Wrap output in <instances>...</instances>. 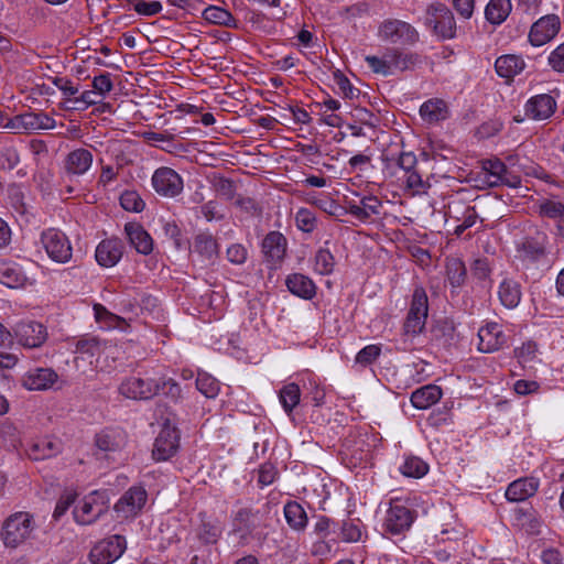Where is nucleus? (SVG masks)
<instances>
[{
	"mask_svg": "<svg viewBox=\"0 0 564 564\" xmlns=\"http://www.w3.org/2000/svg\"><path fill=\"white\" fill-rule=\"evenodd\" d=\"M415 518V511L400 503L398 500L391 501L383 520L384 531L399 535L410 530Z\"/></svg>",
	"mask_w": 564,
	"mask_h": 564,
	"instance_id": "423d86ee",
	"label": "nucleus"
},
{
	"mask_svg": "<svg viewBox=\"0 0 564 564\" xmlns=\"http://www.w3.org/2000/svg\"><path fill=\"white\" fill-rule=\"evenodd\" d=\"M343 540L346 542H357L361 539V529L359 524L352 521H346L341 527Z\"/></svg>",
	"mask_w": 564,
	"mask_h": 564,
	"instance_id": "0e129e2a",
	"label": "nucleus"
},
{
	"mask_svg": "<svg viewBox=\"0 0 564 564\" xmlns=\"http://www.w3.org/2000/svg\"><path fill=\"white\" fill-rule=\"evenodd\" d=\"M426 319L425 317L408 314L403 324L404 334L417 336L425 328Z\"/></svg>",
	"mask_w": 564,
	"mask_h": 564,
	"instance_id": "13d9d810",
	"label": "nucleus"
},
{
	"mask_svg": "<svg viewBox=\"0 0 564 564\" xmlns=\"http://www.w3.org/2000/svg\"><path fill=\"white\" fill-rule=\"evenodd\" d=\"M379 36L387 42L399 45H413L419 41V32L410 23L390 19L379 26Z\"/></svg>",
	"mask_w": 564,
	"mask_h": 564,
	"instance_id": "f03ea898",
	"label": "nucleus"
},
{
	"mask_svg": "<svg viewBox=\"0 0 564 564\" xmlns=\"http://www.w3.org/2000/svg\"><path fill=\"white\" fill-rule=\"evenodd\" d=\"M517 524L530 535H538L541 532L542 521L536 511L532 508H520L514 511Z\"/></svg>",
	"mask_w": 564,
	"mask_h": 564,
	"instance_id": "7c9ffc66",
	"label": "nucleus"
},
{
	"mask_svg": "<svg viewBox=\"0 0 564 564\" xmlns=\"http://www.w3.org/2000/svg\"><path fill=\"white\" fill-rule=\"evenodd\" d=\"M33 531V517L28 512H15L4 521L1 538L6 546L14 549L31 539Z\"/></svg>",
	"mask_w": 564,
	"mask_h": 564,
	"instance_id": "f257e3e1",
	"label": "nucleus"
},
{
	"mask_svg": "<svg viewBox=\"0 0 564 564\" xmlns=\"http://www.w3.org/2000/svg\"><path fill=\"white\" fill-rule=\"evenodd\" d=\"M426 24L443 39H452L456 32V23L451 10L442 3L431 4L427 9Z\"/></svg>",
	"mask_w": 564,
	"mask_h": 564,
	"instance_id": "6e6552de",
	"label": "nucleus"
},
{
	"mask_svg": "<svg viewBox=\"0 0 564 564\" xmlns=\"http://www.w3.org/2000/svg\"><path fill=\"white\" fill-rule=\"evenodd\" d=\"M196 388L206 398H215L219 392V382L208 373H198Z\"/></svg>",
	"mask_w": 564,
	"mask_h": 564,
	"instance_id": "49530a36",
	"label": "nucleus"
},
{
	"mask_svg": "<svg viewBox=\"0 0 564 564\" xmlns=\"http://www.w3.org/2000/svg\"><path fill=\"white\" fill-rule=\"evenodd\" d=\"M120 205L128 212L139 213L144 208V202L134 191H126L120 196Z\"/></svg>",
	"mask_w": 564,
	"mask_h": 564,
	"instance_id": "3c124183",
	"label": "nucleus"
},
{
	"mask_svg": "<svg viewBox=\"0 0 564 564\" xmlns=\"http://www.w3.org/2000/svg\"><path fill=\"white\" fill-rule=\"evenodd\" d=\"M180 447V434L175 426L164 424L153 445L152 456L156 462L173 457Z\"/></svg>",
	"mask_w": 564,
	"mask_h": 564,
	"instance_id": "9d476101",
	"label": "nucleus"
},
{
	"mask_svg": "<svg viewBox=\"0 0 564 564\" xmlns=\"http://www.w3.org/2000/svg\"><path fill=\"white\" fill-rule=\"evenodd\" d=\"M541 214L550 218H557L564 215V204L557 200H545L540 205Z\"/></svg>",
	"mask_w": 564,
	"mask_h": 564,
	"instance_id": "e2e57ef3",
	"label": "nucleus"
},
{
	"mask_svg": "<svg viewBox=\"0 0 564 564\" xmlns=\"http://www.w3.org/2000/svg\"><path fill=\"white\" fill-rule=\"evenodd\" d=\"M538 351V346L535 343L528 341L523 344L521 347L514 350L516 357L520 362L527 364L531 361Z\"/></svg>",
	"mask_w": 564,
	"mask_h": 564,
	"instance_id": "338daca9",
	"label": "nucleus"
},
{
	"mask_svg": "<svg viewBox=\"0 0 564 564\" xmlns=\"http://www.w3.org/2000/svg\"><path fill=\"white\" fill-rule=\"evenodd\" d=\"M420 115L425 122L432 124L447 119L449 110L443 99L434 98L423 102Z\"/></svg>",
	"mask_w": 564,
	"mask_h": 564,
	"instance_id": "c85d7f7f",
	"label": "nucleus"
},
{
	"mask_svg": "<svg viewBox=\"0 0 564 564\" xmlns=\"http://www.w3.org/2000/svg\"><path fill=\"white\" fill-rule=\"evenodd\" d=\"M442 389L435 384H426L412 392L411 403L419 410H425L437 403L442 398Z\"/></svg>",
	"mask_w": 564,
	"mask_h": 564,
	"instance_id": "a878e982",
	"label": "nucleus"
},
{
	"mask_svg": "<svg viewBox=\"0 0 564 564\" xmlns=\"http://www.w3.org/2000/svg\"><path fill=\"white\" fill-rule=\"evenodd\" d=\"M455 328L453 323L442 319L437 321L431 328L432 338L440 344L449 345L454 338Z\"/></svg>",
	"mask_w": 564,
	"mask_h": 564,
	"instance_id": "37998d69",
	"label": "nucleus"
},
{
	"mask_svg": "<svg viewBox=\"0 0 564 564\" xmlns=\"http://www.w3.org/2000/svg\"><path fill=\"white\" fill-rule=\"evenodd\" d=\"M132 4L133 10L144 17H152L161 12L162 4L160 1L128 0Z\"/></svg>",
	"mask_w": 564,
	"mask_h": 564,
	"instance_id": "8fccbe9b",
	"label": "nucleus"
},
{
	"mask_svg": "<svg viewBox=\"0 0 564 564\" xmlns=\"http://www.w3.org/2000/svg\"><path fill=\"white\" fill-rule=\"evenodd\" d=\"M127 549L126 538L119 534L111 535L97 542L89 553L91 564H112Z\"/></svg>",
	"mask_w": 564,
	"mask_h": 564,
	"instance_id": "7ed1b4c3",
	"label": "nucleus"
},
{
	"mask_svg": "<svg viewBox=\"0 0 564 564\" xmlns=\"http://www.w3.org/2000/svg\"><path fill=\"white\" fill-rule=\"evenodd\" d=\"M234 521L237 531L242 532V536L253 535L256 530L261 525L260 511L251 508H242L236 513Z\"/></svg>",
	"mask_w": 564,
	"mask_h": 564,
	"instance_id": "cd10ccee",
	"label": "nucleus"
},
{
	"mask_svg": "<svg viewBox=\"0 0 564 564\" xmlns=\"http://www.w3.org/2000/svg\"><path fill=\"white\" fill-rule=\"evenodd\" d=\"M218 254V245L209 234H199L195 237L192 256L203 267L212 265Z\"/></svg>",
	"mask_w": 564,
	"mask_h": 564,
	"instance_id": "dca6fc26",
	"label": "nucleus"
},
{
	"mask_svg": "<svg viewBox=\"0 0 564 564\" xmlns=\"http://www.w3.org/2000/svg\"><path fill=\"white\" fill-rule=\"evenodd\" d=\"M429 300L425 290L415 288L412 294L411 305L408 314L427 318Z\"/></svg>",
	"mask_w": 564,
	"mask_h": 564,
	"instance_id": "ea45409f",
	"label": "nucleus"
},
{
	"mask_svg": "<svg viewBox=\"0 0 564 564\" xmlns=\"http://www.w3.org/2000/svg\"><path fill=\"white\" fill-rule=\"evenodd\" d=\"M247 249L240 243L231 245L227 249V259L234 264L245 263L247 260Z\"/></svg>",
	"mask_w": 564,
	"mask_h": 564,
	"instance_id": "69168bd1",
	"label": "nucleus"
},
{
	"mask_svg": "<svg viewBox=\"0 0 564 564\" xmlns=\"http://www.w3.org/2000/svg\"><path fill=\"white\" fill-rule=\"evenodd\" d=\"M148 494L143 487L133 486L128 489L115 505V510L122 518L135 517L144 507Z\"/></svg>",
	"mask_w": 564,
	"mask_h": 564,
	"instance_id": "f8f14e48",
	"label": "nucleus"
},
{
	"mask_svg": "<svg viewBox=\"0 0 564 564\" xmlns=\"http://www.w3.org/2000/svg\"><path fill=\"white\" fill-rule=\"evenodd\" d=\"M510 0H490L486 7V19L492 24L502 23L511 12Z\"/></svg>",
	"mask_w": 564,
	"mask_h": 564,
	"instance_id": "c9c22d12",
	"label": "nucleus"
},
{
	"mask_svg": "<svg viewBox=\"0 0 564 564\" xmlns=\"http://www.w3.org/2000/svg\"><path fill=\"white\" fill-rule=\"evenodd\" d=\"M289 291L302 299L311 300L316 294L315 283L308 276L301 273H293L286 278Z\"/></svg>",
	"mask_w": 564,
	"mask_h": 564,
	"instance_id": "bb28decb",
	"label": "nucleus"
},
{
	"mask_svg": "<svg viewBox=\"0 0 564 564\" xmlns=\"http://www.w3.org/2000/svg\"><path fill=\"white\" fill-rule=\"evenodd\" d=\"M365 59L373 73L383 76L392 75V69L390 67L389 58L387 57V52L382 57L368 55Z\"/></svg>",
	"mask_w": 564,
	"mask_h": 564,
	"instance_id": "864d4df0",
	"label": "nucleus"
},
{
	"mask_svg": "<svg viewBox=\"0 0 564 564\" xmlns=\"http://www.w3.org/2000/svg\"><path fill=\"white\" fill-rule=\"evenodd\" d=\"M335 258L328 249L321 248L314 257V270L322 275H328L334 271Z\"/></svg>",
	"mask_w": 564,
	"mask_h": 564,
	"instance_id": "a18cd8bd",
	"label": "nucleus"
},
{
	"mask_svg": "<svg viewBox=\"0 0 564 564\" xmlns=\"http://www.w3.org/2000/svg\"><path fill=\"white\" fill-rule=\"evenodd\" d=\"M154 191L164 197H175L182 193L184 183L181 175L171 167H159L152 175Z\"/></svg>",
	"mask_w": 564,
	"mask_h": 564,
	"instance_id": "1a4fd4ad",
	"label": "nucleus"
},
{
	"mask_svg": "<svg viewBox=\"0 0 564 564\" xmlns=\"http://www.w3.org/2000/svg\"><path fill=\"white\" fill-rule=\"evenodd\" d=\"M498 296L506 308H516L522 296L521 285L514 280L505 279L499 285Z\"/></svg>",
	"mask_w": 564,
	"mask_h": 564,
	"instance_id": "c756f323",
	"label": "nucleus"
},
{
	"mask_svg": "<svg viewBox=\"0 0 564 564\" xmlns=\"http://www.w3.org/2000/svg\"><path fill=\"white\" fill-rule=\"evenodd\" d=\"M360 204L364 221L368 220L371 216L380 215L382 202L377 196H364L360 199Z\"/></svg>",
	"mask_w": 564,
	"mask_h": 564,
	"instance_id": "603ef678",
	"label": "nucleus"
},
{
	"mask_svg": "<svg viewBox=\"0 0 564 564\" xmlns=\"http://www.w3.org/2000/svg\"><path fill=\"white\" fill-rule=\"evenodd\" d=\"M94 90L101 97H105L113 88L111 76L109 73H102L94 77L93 79Z\"/></svg>",
	"mask_w": 564,
	"mask_h": 564,
	"instance_id": "052dcab7",
	"label": "nucleus"
},
{
	"mask_svg": "<svg viewBox=\"0 0 564 564\" xmlns=\"http://www.w3.org/2000/svg\"><path fill=\"white\" fill-rule=\"evenodd\" d=\"M37 113L36 112H25L14 118L10 119L4 128L8 130H13L17 133L28 132L37 130Z\"/></svg>",
	"mask_w": 564,
	"mask_h": 564,
	"instance_id": "e433bc0d",
	"label": "nucleus"
},
{
	"mask_svg": "<svg viewBox=\"0 0 564 564\" xmlns=\"http://www.w3.org/2000/svg\"><path fill=\"white\" fill-rule=\"evenodd\" d=\"M203 18L214 24H220L225 26H232L235 24V18L231 13L223 8L210 6L205 8Z\"/></svg>",
	"mask_w": 564,
	"mask_h": 564,
	"instance_id": "58836bf2",
	"label": "nucleus"
},
{
	"mask_svg": "<svg viewBox=\"0 0 564 564\" xmlns=\"http://www.w3.org/2000/svg\"><path fill=\"white\" fill-rule=\"evenodd\" d=\"M284 517L293 530L302 531L307 524V514L296 501H290L284 506Z\"/></svg>",
	"mask_w": 564,
	"mask_h": 564,
	"instance_id": "72a5a7b5",
	"label": "nucleus"
},
{
	"mask_svg": "<svg viewBox=\"0 0 564 564\" xmlns=\"http://www.w3.org/2000/svg\"><path fill=\"white\" fill-rule=\"evenodd\" d=\"M95 257L101 267H113L122 257V242L116 238L102 240L96 248Z\"/></svg>",
	"mask_w": 564,
	"mask_h": 564,
	"instance_id": "aec40b11",
	"label": "nucleus"
},
{
	"mask_svg": "<svg viewBox=\"0 0 564 564\" xmlns=\"http://www.w3.org/2000/svg\"><path fill=\"white\" fill-rule=\"evenodd\" d=\"M482 172L489 186H498L500 184H509L508 169L503 162L498 159H489L482 162Z\"/></svg>",
	"mask_w": 564,
	"mask_h": 564,
	"instance_id": "393cba45",
	"label": "nucleus"
},
{
	"mask_svg": "<svg viewBox=\"0 0 564 564\" xmlns=\"http://www.w3.org/2000/svg\"><path fill=\"white\" fill-rule=\"evenodd\" d=\"M478 349L481 352H494L506 344V335L502 327L495 322L487 323L478 330Z\"/></svg>",
	"mask_w": 564,
	"mask_h": 564,
	"instance_id": "f3484780",
	"label": "nucleus"
},
{
	"mask_svg": "<svg viewBox=\"0 0 564 564\" xmlns=\"http://www.w3.org/2000/svg\"><path fill=\"white\" fill-rule=\"evenodd\" d=\"M61 452V442L51 438L41 440L31 445L29 455L32 459L40 460L55 456Z\"/></svg>",
	"mask_w": 564,
	"mask_h": 564,
	"instance_id": "f704fd0d",
	"label": "nucleus"
},
{
	"mask_svg": "<svg viewBox=\"0 0 564 564\" xmlns=\"http://www.w3.org/2000/svg\"><path fill=\"white\" fill-rule=\"evenodd\" d=\"M539 487L534 478H521L511 482L506 490V498L509 501H524L532 497Z\"/></svg>",
	"mask_w": 564,
	"mask_h": 564,
	"instance_id": "b1692460",
	"label": "nucleus"
},
{
	"mask_svg": "<svg viewBox=\"0 0 564 564\" xmlns=\"http://www.w3.org/2000/svg\"><path fill=\"white\" fill-rule=\"evenodd\" d=\"M41 241L47 256L57 263L72 259L73 249L67 236L61 230L50 228L42 234Z\"/></svg>",
	"mask_w": 564,
	"mask_h": 564,
	"instance_id": "39448f33",
	"label": "nucleus"
},
{
	"mask_svg": "<svg viewBox=\"0 0 564 564\" xmlns=\"http://www.w3.org/2000/svg\"><path fill=\"white\" fill-rule=\"evenodd\" d=\"M76 494L75 492H64L61 498L58 499L53 518L55 520H58L62 516L65 514V512L68 510V508L75 502Z\"/></svg>",
	"mask_w": 564,
	"mask_h": 564,
	"instance_id": "680f3d73",
	"label": "nucleus"
},
{
	"mask_svg": "<svg viewBox=\"0 0 564 564\" xmlns=\"http://www.w3.org/2000/svg\"><path fill=\"white\" fill-rule=\"evenodd\" d=\"M301 397L300 387L296 383H289L280 391V402L286 413H291L299 404Z\"/></svg>",
	"mask_w": 564,
	"mask_h": 564,
	"instance_id": "a19ab883",
	"label": "nucleus"
},
{
	"mask_svg": "<svg viewBox=\"0 0 564 564\" xmlns=\"http://www.w3.org/2000/svg\"><path fill=\"white\" fill-rule=\"evenodd\" d=\"M549 63L556 72H564V43L558 45L549 56Z\"/></svg>",
	"mask_w": 564,
	"mask_h": 564,
	"instance_id": "774afa93",
	"label": "nucleus"
},
{
	"mask_svg": "<svg viewBox=\"0 0 564 564\" xmlns=\"http://www.w3.org/2000/svg\"><path fill=\"white\" fill-rule=\"evenodd\" d=\"M59 377L52 368L35 367L22 377V386L30 391H45L58 383Z\"/></svg>",
	"mask_w": 564,
	"mask_h": 564,
	"instance_id": "4468645a",
	"label": "nucleus"
},
{
	"mask_svg": "<svg viewBox=\"0 0 564 564\" xmlns=\"http://www.w3.org/2000/svg\"><path fill=\"white\" fill-rule=\"evenodd\" d=\"M286 238L280 231H270L262 240L265 261L275 265L281 263L286 253Z\"/></svg>",
	"mask_w": 564,
	"mask_h": 564,
	"instance_id": "a211bd4d",
	"label": "nucleus"
},
{
	"mask_svg": "<svg viewBox=\"0 0 564 564\" xmlns=\"http://www.w3.org/2000/svg\"><path fill=\"white\" fill-rule=\"evenodd\" d=\"M212 184L216 193L224 199L230 200L235 197L236 186L232 181L223 176H214Z\"/></svg>",
	"mask_w": 564,
	"mask_h": 564,
	"instance_id": "09e8293b",
	"label": "nucleus"
},
{
	"mask_svg": "<svg viewBox=\"0 0 564 564\" xmlns=\"http://www.w3.org/2000/svg\"><path fill=\"white\" fill-rule=\"evenodd\" d=\"M429 470L427 464L416 456H409L405 458L403 465L400 467V471L412 478H421Z\"/></svg>",
	"mask_w": 564,
	"mask_h": 564,
	"instance_id": "79ce46f5",
	"label": "nucleus"
},
{
	"mask_svg": "<svg viewBox=\"0 0 564 564\" xmlns=\"http://www.w3.org/2000/svg\"><path fill=\"white\" fill-rule=\"evenodd\" d=\"M447 279L453 288H459L465 282L466 268L459 259H451L446 263Z\"/></svg>",
	"mask_w": 564,
	"mask_h": 564,
	"instance_id": "c03bdc74",
	"label": "nucleus"
},
{
	"mask_svg": "<svg viewBox=\"0 0 564 564\" xmlns=\"http://www.w3.org/2000/svg\"><path fill=\"white\" fill-rule=\"evenodd\" d=\"M405 186L408 189H411L413 194H422L426 192L430 184L423 181L419 172L414 170L406 173Z\"/></svg>",
	"mask_w": 564,
	"mask_h": 564,
	"instance_id": "4d7b16f0",
	"label": "nucleus"
},
{
	"mask_svg": "<svg viewBox=\"0 0 564 564\" xmlns=\"http://www.w3.org/2000/svg\"><path fill=\"white\" fill-rule=\"evenodd\" d=\"M19 343L29 348L40 347L47 338L46 328L37 322H20L14 328Z\"/></svg>",
	"mask_w": 564,
	"mask_h": 564,
	"instance_id": "2eb2a0df",
	"label": "nucleus"
},
{
	"mask_svg": "<svg viewBox=\"0 0 564 564\" xmlns=\"http://www.w3.org/2000/svg\"><path fill=\"white\" fill-rule=\"evenodd\" d=\"M555 109L556 101L547 94L536 95L525 104V115L533 120H545L554 113Z\"/></svg>",
	"mask_w": 564,
	"mask_h": 564,
	"instance_id": "6ab92c4d",
	"label": "nucleus"
},
{
	"mask_svg": "<svg viewBox=\"0 0 564 564\" xmlns=\"http://www.w3.org/2000/svg\"><path fill=\"white\" fill-rule=\"evenodd\" d=\"M160 389L159 380L131 376L120 383L119 393L131 400H149L156 395Z\"/></svg>",
	"mask_w": 564,
	"mask_h": 564,
	"instance_id": "0eeeda50",
	"label": "nucleus"
},
{
	"mask_svg": "<svg viewBox=\"0 0 564 564\" xmlns=\"http://www.w3.org/2000/svg\"><path fill=\"white\" fill-rule=\"evenodd\" d=\"M497 74L503 78H512L524 68V62L517 55H503L496 59Z\"/></svg>",
	"mask_w": 564,
	"mask_h": 564,
	"instance_id": "473e14b6",
	"label": "nucleus"
},
{
	"mask_svg": "<svg viewBox=\"0 0 564 564\" xmlns=\"http://www.w3.org/2000/svg\"><path fill=\"white\" fill-rule=\"evenodd\" d=\"M545 237L536 234L534 237H525L519 247V251L522 252L523 257L535 260L544 254Z\"/></svg>",
	"mask_w": 564,
	"mask_h": 564,
	"instance_id": "4c0bfd02",
	"label": "nucleus"
},
{
	"mask_svg": "<svg viewBox=\"0 0 564 564\" xmlns=\"http://www.w3.org/2000/svg\"><path fill=\"white\" fill-rule=\"evenodd\" d=\"M101 350V341L97 337H85L77 341L76 351L83 355L95 356Z\"/></svg>",
	"mask_w": 564,
	"mask_h": 564,
	"instance_id": "6e6d98bb",
	"label": "nucleus"
},
{
	"mask_svg": "<svg viewBox=\"0 0 564 564\" xmlns=\"http://www.w3.org/2000/svg\"><path fill=\"white\" fill-rule=\"evenodd\" d=\"M95 444L101 452H117L126 445V434L121 430L107 429L96 435Z\"/></svg>",
	"mask_w": 564,
	"mask_h": 564,
	"instance_id": "5701e85b",
	"label": "nucleus"
},
{
	"mask_svg": "<svg viewBox=\"0 0 564 564\" xmlns=\"http://www.w3.org/2000/svg\"><path fill=\"white\" fill-rule=\"evenodd\" d=\"M25 281L26 278L17 263L0 261V283L14 289L23 286Z\"/></svg>",
	"mask_w": 564,
	"mask_h": 564,
	"instance_id": "2f4dec72",
	"label": "nucleus"
},
{
	"mask_svg": "<svg viewBox=\"0 0 564 564\" xmlns=\"http://www.w3.org/2000/svg\"><path fill=\"white\" fill-rule=\"evenodd\" d=\"M387 57L389 58L392 75L395 72L413 69L423 62V58L420 54L412 52H401L397 48L387 50Z\"/></svg>",
	"mask_w": 564,
	"mask_h": 564,
	"instance_id": "4be33fe9",
	"label": "nucleus"
},
{
	"mask_svg": "<svg viewBox=\"0 0 564 564\" xmlns=\"http://www.w3.org/2000/svg\"><path fill=\"white\" fill-rule=\"evenodd\" d=\"M295 223L300 230L312 232L316 228L317 219L314 212L307 208H300L295 215Z\"/></svg>",
	"mask_w": 564,
	"mask_h": 564,
	"instance_id": "de8ad7c7",
	"label": "nucleus"
},
{
	"mask_svg": "<svg viewBox=\"0 0 564 564\" xmlns=\"http://www.w3.org/2000/svg\"><path fill=\"white\" fill-rule=\"evenodd\" d=\"M560 29L561 20L556 14L542 17L531 26L529 41L533 46H542L550 42Z\"/></svg>",
	"mask_w": 564,
	"mask_h": 564,
	"instance_id": "ddd939ff",
	"label": "nucleus"
},
{
	"mask_svg": "<svg viewBox=\"0 0 564 564\" xmlns=\"http://www.w3.org/2000/svg\"><path fill=\"white\" fill-rule=\"evenodd\" d=\"M381 354L378 345H368L364 347L356 356V362L362 366L372 364Z\"/></svg>",
	"mask_w": 564,
	"mask_h": 564,
	"instance_id": "bf43d9fd",
	"label": "nucleus"
},
{
	"mask_svg": "<svg viewBox=\"0 0 564 564\" xmlns=\"http://www.w3.org/2000/svg\"><path fill=\"white\" fill-rule=\"evenodd\" d=\"M93 161L94 156L90 150L77 148L65 155L62 171L68 178L78 177L90 170Z\"/></svg>",
	"mask_w": 564,
	"mask_h": 564,
	"instance_id": "9b49d317",
	"label": "nucleus"
},
{
	"mask_svg": "<svg viewBox=\"0 0 564 564\" xmlns=\"http://www.w3.org/2000/svg\"><path fill=\"white\" fill-rule=\"evenodd\" d=\"M335 83L338 86L339 91L343 94L345 98L355 99L360 95V90L355 88L349 79L339 72L334 74Z\"/></svg>",
	"mask_w": 564,
	"mask_h": 564,
	"instance_id": "5fc2aeb1",
	"label": "nucleus"
},
{
	"mask_svg": "<svg viewBox=\"0 0 564 564\" xmlns=\"http://www.w3.org/2000/svg\"><path fill=\"white\" fill-rule=\"evenodd\" d=\"M108 511L106 495L93 491L87 495L80 505L74 509L75 521L82 525L94 523Z\"/></svg>",
	"mask_w": 564,
	"mask_h": 564,
	"instance_id": "20e7f679",
	"label": "nucleus"
},
{
	"mask_svg": "<svg viewBox=\"0 0 564 564\" xmlns=\"http://www.w3.org/2000/svg\"><path fill=\"white\" fill-rule=\"evenodd\" d=\"M124 232L130 245L142 254H149L153 250V239L138 223H127Z\"/></svg>",
	"mask_w": 564,
	"mask_h": 564,
	"instance_id": "412c9836",
	"label": "nucleus"
}]
</instances>
